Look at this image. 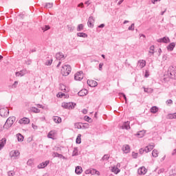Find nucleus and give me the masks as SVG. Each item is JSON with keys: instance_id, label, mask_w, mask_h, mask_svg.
I'll return each instance as SVG.
<instances>
[{"instance_id": "obj_1", "label": "nucleus", "mask_w": 176, "mask_h": 176, "mask_svg": "<svg viewBox=\"0 0 176 176\" xmlns=\"http://www.w3.org/2000/svg\"><path fill=\"white\" fill-rule=\"evenodd\" d=\"M167 76L169 79H176V68L173 66L169 67L168 69Z\"/></svg>"}, {"instance_id": "obj_2", "label": "nucleus", "mask_w": 176, "mask_h": 176, "mask_svg": "<svg viewBox=\"0 0 176 176\" xmlns=\"http://www.w3.org/2000/svg\"><path fill=\"white\" fill-rule=\"evenodd\" d=\"M14 122H16V118L14 117L8 118L3 126V129H10V127L13 126V123H14Z\"/></svg>"}, {"instance_id": "obj_3", "label": "nucleus", "mask_w": 176, "mask_h": 176, "mask_svg": "<svg viewBox=\"0 0 176 176\" xmlns=\"http://www.w3.org/2000/svg\"><path fill=\"white\" fill-rule=\"evenodd\" d=\"M71 66L69 65H65L61 70L60 72L63 76H68V74L71 73Z\"/></svg>"}, {"instance_id": "obj_4", "label": "nucleus", "mask_w": 176, "mask_h": 176, "mask_svg": "<svg viewBox=\"0 0 176 176\" xmlns=\"http://www.w3.org/2000/svg\"><path fill=\"white\" fill-rule=\"evenodd\" d=\"M153 148H155V144L152 143L146 146L144 148H140L139 153H140V155H142L144 152L145 153H148V152H151Z\"/></svg>"}, {"instance_id": "obj_5", "label": "nucleus", "mask_w": 176, "mask_h": 176, "mask_svg": "<svg viewBox=\"0 0 176 176\" xmlns=\"http://www.w3.org/2000/svg\"><path fill=\"white\" fill-rule=\"evenodd\" d=\"M62 107L65 108V109H74L75 104L73 102H63Z\"/></svg>"}, {"instance_id": "obj_6", "label": "nucleus", "mask_w": 176, "mask_h": 176, "mask_svg": "<svg viewBox=\"0 0 176 176\" xmlns=\"http://www.w3.org/2000/svg\"><path fill=\"white\" fill-rule=\"evenodd\" d=\"M85 76V74H83V72L79 71L74 75V79L75 80H82Z\"/></svg>"}, {"instance_id": "obj_7", "label": "nucleus", "mask_w": 176, "mask_h": 176, "mask_svg": "<svg viewBox=\"0 0 176 176\" xmlns=\"http://www.w3.org/2000/svg\"><path fill=\"white\" fill-rule=\"evenodd\" d=\"M138 173L139 175H145V174H146V173H148V169H146V168H145V166H142L138 168Z\"/></svg>"}, {"instance_id": "obj_8", "label": "nucleus", "mask_w": 176, "mask_h": 176, "mask_svg": "<svg viewBox=\"0 0 176 176\" xmlns=\"http://www.w3.org/2000/svg\"><path fill=\"white\" fill-rule=\"evenodd\" d=\"M10 157H12L13 159H16V157H19L20 156V152L17 150H12L10 153Z\"/></svg>"}, {"instance_id": "obj_9", "label": "nucleus", "mask_w": 176, "mask_h": 176, "mask_svg": "<svg viewBox=\"0 0 176 176\" xmlns=\"http://www.w3.org/2000/svg\"><path fill=\"white\" fill-rule=\"evenodd\" d=\"M48 138H52V140H56L57 138V133L55 131H51L47 135Z\"/></svg>"}, {"instance_id": "obj_10", "label": "nucleus", "mask_w": 176, "mask_h": 176, "mask_svg": "<svg viewBox=\"0 0 176 176\" xmlns=\"http://www.w3.org/2000/svg\"><path fill=\"white\" fill-rule=\"evenodd\" d=\"M118 167H120V164H118L116 166H113L112 168V173H114V174H119V173H120V169H119Z\"/></svg>"}, {"instance_id": "obj_11", "label": "nucleus", "mask_w": 176, "mask_h": 176, "mask_svg": "<svg viewBox=\"0 0 176 176\" xmlns=\"http://www.w3.org/2000/svg\"><path fill=\"white\" fill-rule=\"evenodd\" d=\"M87 85L89 86H90V87H96V86H97L98 83L94 80H88Z\"/></svg>"}, {"instance_id": "obj_12", "label": "nucleus", "mask_w": 176, "mask_h": 176, "mask_svg": "<svg viewBox=\"0 0 176 176\" xmlns=\"http://www.w3.org/2000/svg\"><path fill=\"white\" fill-rule=\"evenodd\" d=\"M122 151L124 153H130V146L129 144H125L122 146Z\"/></svg>"}, {"instance_id": "obj_13", "label": "nucleus", "mask_w": 176, "mask_h": 176, "mask_svg": "<svg viewBox=\"0 0 176 176\" xmlns=\"http://www.w3.org/2000/svg\"><path fill=\"white\" fill-rule=\"evenodd\" d=\"M157 42L162 43H170V38L168 37H164L157 40Z\"/></svg>"}, {"instance_id": "obj_14", "label": "nucleus", "mask_w": 176, "mask_h": 176, "mask_svg": "<svg viewBox=\"0 0 176 176\" xmlns=\"http://www.w3.org/2000/svg\"><path fill=\"white\" fill-rule=\"evenodd\" d=\"M19 123H20V124H28V123H30V119L23 118L19 120Z\"/></svg>"}, {"instance_id": "obj_15", "label": "nucleus", "mask_w": 176, "mask_h": 176, "mask_svg": "<svg viewBox=\"0 0 176 176\" xmlns=\"http://www.w3.org/2000/svg\"><path fill=\"white\" fill-rule=\"evenodd\" d=\"M88 25L89 27H90L91 28L94 27V18L93 17H89V20H88Z\"/></svg>"}, {"instance_id": "obj_16", "label": "nucleus", "mask_w": 176, "mask_h": 176, "mask_svg": "<svg viewBox=\"0 0 176 176\" xmlns=\"http://www.w3.org/2000/svg\"><path fill=\"white\" fill-rule=\"evenodd\" d=\"M8 113V109H0V115L3 118H4L5 116H7Z\"/></svg>"}, {"instance_id": "obj_17", "label": "nucleus", "mask_w": 176, "mask_h": 176, "mask_svg": "<svg viewBox=\"0 0 176 176\" xmlns=\"http://www.w3.org/2000/svg\"><path fill=\"white\" fill-rule=\"evenodd\" d=\"M87 89H82L78 92V96H80V97H85V96H87Z\"/></svg>"}, {"instance_id": "obj_18", "label": "nucleus", "mask_w": 176, "mask_h": 176, "mask_svg": "<svg viewBox=\"0 0 176 176\" xmlns=\"http://www.w3.org/2000/svg\"><path fill=\"white\" fill-rule=\"evenodd\" d=\"M49 164V161H45L38 165V168H45Z\"/></svg>"}, {"instance_id": "obj_19", "label": "nucleus", "mask_w": 176, "mask_h": 176, "mask_svg": "<svg viewBox=\"0 0 176 176\" xmlns=\"http://www.w3.org/2000/svg\"><path fill=\"white\" fill-rule=\"evenodd\" d=\"M174 47H175V43H171L168 45L167 50H169V52H173V50H174Z\"/></svg>"}, {"instance_id": "obj_20", "label": "nucleus", "mask_w": 176, "mask_h": 176, "mask_svg": "<svg viewBox=\"0 0 176 176\" xmlns=\"http://www.w3.org/2000/svg\"><path fill=\"white\" fill-rule=\"evenodd\" d=\"M6 144V138H3L0 140V151Z\"/></svg>"}, {"instance_id": "obj_21", "label": "nucleus", "mask_w": 176, "mask_h": 176, "mask_svg": "<svg viewBox=\"0 0 176 176\" xmlns=\"http://www.w3.org/2000/svg\"><path fill=\"white\" fill-rule=\"evenodd\" d=\"M122 129H125L126 130H129V129H130V122H124L122 126Z\"/></svg>"}, {"instance_id": "obj_22", "label": "nucleus", "mask_w": 176, "mask_h": 176, "mask_svg": "<svg viewBox=\"0 0 176 176\" xmlns=\"http://www.w3.org/2000/svg\"><path fill=\"white\" fill-rule=\"evenodd\" d=\"M83 172V170L82 169L81 166H77L76 167L75 173H77L78 175L82 174Z\"/></svg>"}, {"instance_id": "obj_23", "label": "nucleus", "mask_w": 176, "mask_h": 176, "mask_svg": "<svg viewBox=\"0 0 176 176\" xmlns=\"http://www.w3.org/2000/svg\"><path fill=\"white\" fill-rule=\"evenodd\" d=\"M16 137L19 142H23V141H24V136H23V135L19 133L16 135Z\"/></svg>"}, {"instance_id": "obj_24", "label": "nucleus", "mask_w": 176, "mask_h": 176, "mask_svg": "<svg viewBox=\"0 0 176 176\" xmlns=\"http://www.w3.org/2000/svg\"><path fill=\"white\" fill-rule=\"evenodd\" d=\"M159 111V108L156 106H153L151 108V113H156Z\"/></svg>"}, {"instance_id": "obj_25", "label": "nucleus", "mask_w": 176, "mask_h": 176, "mask_svg": "<svg viewBox=\"0 0 176 176\" xmlns=\"http://www.w3.org/2000/svg\"><path fill=\"white\" fill-rule=\"evenodd\" d=\"M167 119H176V113H169L167 115Z\"/></svg>"}, {"instance_id": "obj_26", "label": "nucleus", "mask_w": 176, "mask_h": 176, "mask_svg": "<svg viewBox=\"0 0 176 176\" xmlns=\"http://www.w3.org/2000/svg\"><path fill=\"white\" fill-rule=\"evenodd\" d=\"M100 171L94 169V168H91V175H98L100 176Z\"/></svg>"}, {"instance_id": "obj_27", "label": "nucleus", "mask_w": 176, "mask_h": 176, "mask_svg": "<svg viewBox=\"0 0 176 176\" xmlns=\"http://www.w3.org/2000/svg\"><path fill=\"white\" fill-rule=\"evenodd\" d=\"M53 120L54 122H55L56 123H61V118L58 117V116H54L53 118Z\"/></svg>"}, {"instance_id": "obj_28", "label": "nucleus", "mask_w": 176, "mask_h": 176, "mask_svg": "<svg viewBox=\"0 0 176 176\" xmlns=\"http://www.w3.org/2000/svg\"><path fill=\"white\" fill-rule=\"evenodd\" d=\"M140 68H144L146 65V61L142 60L139 61Z\"/></svg>"}, {"instance_id": "obj_29", "label": "nucleus", "mask_w": 176, "mask_h": 176, "mask_svg": "<svg viewBox=\"0 0 176 176\" xmlns=\"http://www.w3.org/2000/svg\"><path fill=\"white\" fill-rule=\"evenodd\" d=\"M152 156L153 157H157V156H159V151L156 149H154L152 151Z\"/></svg>"}, {"instance_id": "obj_30", "label": "nucleus", "mask_w": 176, "mask_h": 176, "mask_svg": "<svg viewBox=\"0 0 176 176\" xmlns=\"http://www.w3.org/2000/svg\"><path fill=\"white\" fill-rule=\"evenodd\" d=\"M56 58L57 60H63L64 58V54L61 52L56 54Z\"/></svg>"}, {"instance_id": "obj_31", "label": "nucleus", "mask_w": 176, "mask_h": 176, "mask_svg": "<svg viewBox=\"0 0 176 176\" xmlns=\"http://www.w3.org/2000/svg\"><path fill=\"white\" fill-rule=\"evenodd\" d=\"M81 137H82V135H80V134L78 135L77 138L76 140V144H80L82 142Z\"/></svg>"}, {"instance_id": "obj_32", "label": "nucleus", "mask_w": 176, "mask_h": 176, "mask_svg": "<svg viewBox=\"0 0 176 176\" xmlns=\"http://www.w3.org/2000/svg\"><path fill=\"white\" fill-rule=\"evenodd\" d=\"M138 137H139V138H142V137H144V135H145V131H141L139 133H137Z\"/></svg>"}, {"instance_id": "obj_33", "label": "nucleus", "mask_w": 176, "mask_h": 176, "mask_svg": "<svg viewBox=\"0 0 176 176\" xmlns=\"http://www.w3.org/2000/svg\"><path fill=\"white\" fill-rule=\"evenodd\" d=\"M144 90L145 93H148L149 94L153 93V89L152 88H144Z\"/></svg>"}, {"instance_id": "obj_34", "label": "nucleus", "mask_w": 176, "mask_h": 176, "mask_svg": "<svg viewBox=\"0 0 176 176\" xmlns=\"http://www.w3.org/2000/svg\"><path fill=\"white\" fill-rule=\"evenodd\" d=\"M77 36H80V38H87V35L86 34V33H83V32L78 33Z\"/></svg>"}, {"instance_id": "obj_35", "label": "nucleus", "mask_w": 176, "mask_h": 176, "mask_svg": "<svg viewBox=\"0 0 176 176\" xmlns=\"http://www.w3.org/2000/svg\"><path fill=\"white\" fill-rule=\"evenodd\" d=\"M74 127H75V129H82V124L79 122L76 123L74 124Z\"/></svg>"}, {"instance_id": "obj_36", "label": "nucleus", "mask_w": 176, "mask_h": 176, "mask_svg": "<svg viewBox=\"0 0 176 176\" xmlns=\"http://www.w3.org/2000/svg\"><path fill=\"white\" fill-rule=\"evenodd\" d=\"M52 63H53V59H48L46 62H45V65H52Z\"/></svg>"}, {"instance_id": "obj_37", "label": "nucleus", "mask_w": 176, "mask_h": 176, "mask_svg": "<svg viewBox=\"0 0 176 176\" xmlns=\"http://www.w3.org/2000/svg\"><path fill=\"white\" fill-rule=\"evenodd\" d=\"M32 112H34V113H39V109L32 107L31 109Z\"/></svg>"}, {"instance_id": "obj_38", "label": "nucleus", "mask_w": 176, "mask_h": 176, "mask_svg": "<svg viewBox=\"0 0 176 176\" xmlns=\"http://www.w3.org/2000/svg\"><path fill=\"white\" fill-rule=\"evenodd\" d=\"M60 90L62 91H67V87L64 85H60Z\"/></svg>"}, {"instance_id": "obj_39", "label": "nucleus", "mask_w": 176, "mask_h": 176, "mask_svg": "<svg viewBox=\"0 0 176 176\" xmlns=\"http://www.w3.org/2000/svg\"><path fill=\"white\" fill-rule=\"evenodd\" d=\"M45 6L48 8V9H50V8H53V3H47Z\"/></svg>"}, {"instance_id": "obj_40", "label": "nucleus", "mask_w": 176, "mask_h": 176, "mask_svg": "<svg viewBox=\"0 0 176 176\" xmlns=\"http://www.w3.org/2000/svg\"><path fill=\"white\" fill-rule=\"evenodd\" d=\"M82 30H83V24L78 25L77 28V31H82Z\"/></svg>"}, {"instance_id": "obj_41", "label": "nucleus", "mask_w": 176, "mask_h": 176, "mask_svg": "<svg viewBox=\"0 0 176 176\" xmlns=\"http://www.w3.org/2000/svg\"><path fill=\"white\" fill-rule=\"evenodd\" d=\"M155 50V46L152 45L151 47H150V54H153V52Z\"/></svg>"}, {"instance_id": "obj_42", "label": "nucleus", "mask_w": 176, "mask_h": 176, "mask_svg": "<svg viewBox=\"0 0 176 176\" xmlns=\"http://www.w3.org/2000/svg\"><path fill=\"white\" fill-rule=\"evenodd\" d=\"M65 96V94H64L63 93H58V94H57V97L58 98H63V97H64Z\"/></svg>"}, {"instance_id": "obj_43", "label": "nucleus", "mask_w": 176, "mask_h": 176, "mask_svg": "<svg viewBox=\"0 0 176 176\" xmlns=\"http://www.w3.org/2000/svg\"><path fill=\"white\" fill-rule=\"evenodd\" d=\"M84 119L86 120V122H91V118L87 116H85Z\"/></svg>"}, {"instance_id": "obj_44", "label": "nucleus", "mask_w": 176, "mask_h": 176, "mask_svg": "<svg viewBox=\"0 0 176 176\" xmlns=\"http://www.w3.org/2000/svg\"><path fill=\"white\" fill-rule=\"evenodd\" d=\"M129 31H134V23H132L131 25L129 28Z\"/></svg>"}, {"instance_id": "obj_45", "label": "nucleus", "mask_w": 176, "mask_h": 176, "mask_svg": "<svg viewBox=\"0 0 176 176\" xmlns=\"http://www.w3.org/2000/svg\"><path fill=\"white\" fill-rule=\"evenodd\" d=\"M108 159H109V155H104L102 157L103 160H108Z\"/></svg>"}, {"instance_id": "obj_46", "label": "nucleus", "mask_w": 176, "mask_h": 176, "mask_svg": "<svg viewBox=\"0 0 176 176\" xmlns=\"http://www.w3.org/2000/svg\"><path fill=\"white\" fill-rule=\"evenodd\" d=\"M43 31H47V30H50V26L45 25L44 28H43Z\"/></svg>"}, {"instance_id": "obj_47", "label": "nucleus", "mask_w": 176, "mask_h": 176, "mask_svg": "<svg viewBox=\"0 0 176 176\" xmlns=\"http://www.w3.org/2000/svg\"><path fill=\"white\" fill-rule=\"evenodd\" d=\"M8 175H9V176H13V175H14V171H13V170L9 171V172H8Z\"/></svg>"}, {"instance_id": "obj_48", "label": "nucleus", "mask_w": 176, "mask_h": 176, "mask_svg": "<svg viewBox=\"0 0 176 176\" xmlns=\"http://www.w3.org/2000/svg\"><path fill=\"white\" fill-rule=\"evenodd\" d=\"M166 104H167L168 105H171V104H173V100H170V99L166 101Z\"/></svg>"}, {"instance_id": "obj_49", "label": "nucleus", "mask_w": 176, "mask_h": 176, "mask_svg": "<svg viewBox=\"0 0 176 176\" xmlns=\"http://www.w3.org/2000/svg\"><path fill=\"white\" fill-rule=\"evenodd\" d=\"M85 174H91V168L86 170Z\"/></svg>"}, {"instance_id": "obj_50", "label": "nucleus", "mask_w": 176, "mask_h": 176, "mask_svg": "<svg viewBox=\"0 0 176 176\" xmlns=\"http://www.w3.org/2000/svg\"><path fill=\"white\" fill-rule=\"evenodd\" d=\"M144 76L145 78H148L149 76V72L148 70H146Z\"/></svg>"}, {"instance_id": "obj_51", "label": "nucleus", "mask_w": 176, "mask_h": 176, "mask_svg": "<svg viewBox=\"0 0 176 176\" xmlns=\"http://www.w3.org/2000/svg\"><path fill=\"white\" fill-rule=\"evenodd\" d=\"M78 155V149L75 148L74 151L73 155Z\"/></svg>"}, {"instance_id": "obj_52", "label": "nucleus", "mask_w": 176, "mask_h": 176, "mask_svg": "<svg viewBox=\"0 0 176 176\" xmlns=\"http://www.w3.org/2000/svg\"><path fill=\"white\" fill-rule=\"evenodd\" d=\"M87 112H88L87 109H82V113H84V115H86V113H87Z\"/></svg>"}, {"instance_id": "obj_53", "label": "nucleus", "mask_w": 176, "mask_h": 176, "mask_svg": "<svg viewBox=\"0 0 176 176\" xmlns=\"http://www.w3.org/2000/svg\"><path fill=\"white\" fill-rule=\"evenodd\" d=\"M138 155V153H132V156L135 159V157H137V156Z\"/></svg>"}, {"instance_id": "obj_54", "label": "nucleus", "mask_w": 176, "mask_h": 176, "mask_svg": "<svg viewBox=\"0 0 176 176\" xmlns=\"http://www.w3.org/2000/svg\"><path fill=\"white\" fill-rule=\"evenodd\" d=\"M104 27H105V25L104 23H102L98 26V28H104Z\"/></svg>"}, {"instance_id": "obj_55", "label": "nucleus", "mask_w": 176, "mask_h": 176, "mask_svg": "<svg viewBox=\"0 0 176 176\" xmlns=\"http://www.w3.org/2000/svg\"><path fill=\"white\" fill-rule=\"evenodd\" d=\"M18 84H19V82L17 81H15L14 83L13 84V87H16Z\"/></svg>"}, {"instance_id": "obj_56", "label": "nucleus", "mask_w": 176, "mask_h": 176, "mask_svg": "<svg viewBox=\"0 0 176 176\" xmlns=\"http://www.w3.org/2000/svg\"><path fill=\"white\" fill-rule=\"evenodd\" d=\"M78 8H83V3H80L78 5Z\"/></svg>"}, {"instance_id": "obj_57", "label": "nucleus", "mask_w": 176, "mask_h": 176, "mask_svg": "<svg viewBox=\"0 0 176 176\" xmlns=\"http://www.w3.org/2000/svg\"><path fill=\"white\" fill-rule=\"evenodd\" d=\"M157 1H161V0H151V2L155 5L156 2H157Z\"/></svg>"}, {"instance_id": "obj_58", "label": "nucleus", "mask_w": 176, "mask_h": 176, "mask_svg": "<svg viewBox=\"0 0 176 176\" xmlns=\"http://www.w3.org/2000/svg\"><path fill=\"white\" fill-rule=\"evenodd\" d=\"M164 82H168V80H170L168 79V78L165 76V78H164Z\"/></svg>"}, {"instance_id": "obj_59", "label": "nucleus", "mask_w": 176, "mask_h": 176, "mask_svg": "<svg viewBox=\"0 0 176 176\" xmlns=\"http://www.w3.org/2000/svg\"><path fill=\"white\" fill-rule=\"evenodd\" d=\"M172 155H176V148L175 150H173V151L172 152Z\"/></svg>"}, {"instance_id": "obj_60", "label": "nucleus", "mask_w": 176, "mask_h": 176, "mask_svg": "<svg viewBox=\"0 0 176 176\" xmlns=\"http://www.w3.org/2000/svg\"><path fill=\"white\" fill-rule=\"evenodd\" d=\"M31 141H32V138H29L28 139V142H31Z\"/></svg>"}, {"instance_id": "obj_61", "label": "nucleus", "mask_w": 176, "mask_h": 176, "mask_svg": "<svg viewBox=\"0 0 176 176\" xmlns=\"http://www.w3.org/2000/svg\"><path fill=\"white\" fill-rule=\"evenodd\" d=\"M16 76H20L21 75V73L20 72L16 73Z\"/></svg>"}, {"instance_id": "obj_62", "label": "nucleus", "mask_w": 176, "mask_h": 176, "mask_svg": "<svg viewBox=\"0 0 176 176\" xmlns=\"http://www.w3.org/2000/svg\"><path fill=\"white\" fill-rule=\"evenodd\" d=\"M85 3V5H87L89 6V5H90V1H86Z\"/></svg>"}, {"instance_id": "obj_63", "label": "nucleus", "mask_w": 176, "mask_h": 176, "mask_svg": "<svg viewBox=\"0 0 176 176\" xmlns=\"http://www.w3.org/2000/svg\"><path fill=\"white\" fill-rule=\"evenodd\" d=\"M123 97H124V98L126 102H127V98H126V95H123Z\"/></svg>"}, {"instance_id": "obj_64", "label": "nucleus", "mask_w": 176, "mask_h": 176, "mask_svg": "<svg viewBox=\"0 0 176 176\" xmlns=\"http://www.w3.org/2000/svg\"><path fill=\"white\" fill-rule=\"evenodd\" d=\"M99 68H100V69H101V68H102V64L100 63Z\"/></svg>"}]
</instances>
